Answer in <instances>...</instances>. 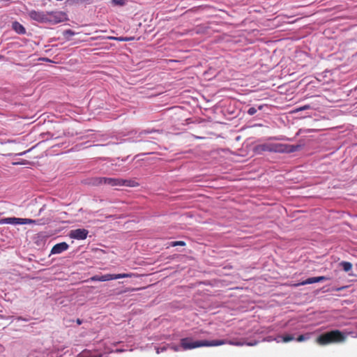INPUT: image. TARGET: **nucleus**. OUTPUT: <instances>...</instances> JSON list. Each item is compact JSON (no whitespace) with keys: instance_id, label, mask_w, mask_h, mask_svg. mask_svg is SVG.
Segmentation results:
<instances>
[{"instance_id":"obj_1","label":"nucleus","mask_w":357,"mask_h":357,"mask_svg":"<svg viewBox=\"0 0 357 357\" xmlns=\"http://www.w3.org/2000/svg\"><path fill=\"white\" fill-rule=\"evenodd\" d=\"M180 345H167L156 347V353L160 354L169 348L174 351L183 350H190L201 347H216L225 344L234 346H243L245 344V330L244 328H238L234 331L229 339L216 340H194L193 337H188L181 340Z\"/></svg>"},{"instance_id":"obj_2","label":"nucleus","mask_w":357,"mask_h":357,"mask_svg":"<svg viewBox=\"0 0 357 357\" xmlns=\"http://www.w3.org/2000/svg\"><path fill=\"white\" fill-rule=\"evenodd\" d=\"M298 148L299 146L295 145L279 143H264L255 146L253 151L257 154H261L263 152L293 153L296 151Z\"/></svg>"},{"instance_id":"obj_3","label":"nucleus","mask_w":357,"mask_h":357,"mask_svg":"<svg viewBox=\"0 0 357 357\" xmlns=\"http://www.w3.org/2000/svg\"><path fill=\"white\" fill-rule=\"evenodd\" d=\"M29 16L33 20L40 23L50 22L57 24L63 21L64 15L62 12H44L33 10L29 11Z\"/></svg>"},{"instance_id":"obj_4","label":"nucleus","mask_w":357,"mask_h":357,"mask_svg":"<svg viewBox=\"0 0 357 357\" xmlns=\"http://www.w3.org/2000/svg\"><path fill=\"white\" fill-rule=\"evenodd\" d=\"M346 335L339 330H333L320 335L316 340L319 345L340 343L344 342Z\"/></svg>"},{"instance_id":"obj_5","label":"nucleus","mask_w":357,"mask_h":357,"mask_svg":"<svg viewBox=\"0 0 357 357\" xmlns=\"http://www.w3.org/2000/svg\"><path fill=\"white\" fill-rule=\"evenodd\" d=\"M96 183L98 184H107L110 186H129L135 187L138 185V183L132 180H126L117 178H107V177H99L96 178Z\"/></svg>"},{"instance_id":"obj_6","label":"nucleus","mask_w":357,"mask_h":357,"mask_svg":"<svg viewBox=\"0 0 357 357\" xmlns=\"http://www.w3.org/2000/svg\"><path fill=\"white\" fill-rule=\"evenodd\" d=\"M131 273H119V274H105L102 275H96L90 278L91 281H100V282H105L109 281L112 280H117L121 278H131Z\"/></svg>"},{"instance_id":"obj_7","label":"nucleus","mask_w":357,"mask_h":357,"mask_svg":"<svg viewBox=\"0 0 357 357\" xmlns=\"http://www.w3.org/2000/svg\"><path fill=\"white\" fill-rule=\"evenodd\" d=\"M89 231L85 229H77L71 230L70 232V237L77 240H84L86 238Z\"/></svg>"},{"instance_id":"obj_8","label":"nucleus","mask_w":357,"mask_h":357,"mask_svg":"<svg viewBox=\"0 0 357 357\" xmlns=\"http://www.w3.org/2000/svg\"><path fill=\"white\" fill-rule=\"evenodd\" d=\"M69 248V245L66 242H62L56 244L53 246V248L51 250V255H57L61 254V252L67 250Z\"/></svg>"},{"instance_id":"obj_9","label":"nucleus","mask_w":357,"mask_h":357,"mask_svg":"<svg viewBox=\"0 0 357 357\" xmlns=\"http://www.w3.org/2000/svg\"><path fill=\"white\" fill-rule=\"evenodd\" d=\"M327 280H328V278L325 276L312 277V278H309L307 280H305L300 283L296 284H294V286L297 287L299 285L310 284H313V283H316V282L325 281Z\"/></svg>"},{"instance_id":"obj_10","label":"nucleus","mask_w":357,"mask_h":357,"mask_svg":"<svg viewBox=\"0 0 357 357\" xmlns=\"http://www.w3.org/2000/svg\"><path fill=\"white\" fill-rule=\"evenodd\" d=\"M0 224L21 225V218L15 217L2 218L0 220Z\"/></svg>"},{"instance_id":"obj_11","label":"nucleus","mask_w":357,"mask_h":357,"mask_svg":"<svg viewBox=\"0 0 357 357\" xmlns=\"http://www.w3.org/2000/svg\"><path fill=\"white\" fill-rule=\"evenodd\" d=\"M76 357H102V354L98 351H92L90 350H84Z\"/></svg>"},{"instance_id":"obj_12","label":"nucleus","mask_w":357,"mask_h":357,"mask_svg":"<svg viewBox=\"0 0 357 357\" xmlns=\"http://www.w3.org/2000/svg\"><path fill=\"white\" fill-rule=\"evenodd\" d=\"M13 29L18 34H24L26 29L20 22L15 21L12 24Z\"/></svg>"},{"instance_id":"obj_13","label":"nucleus","mask_w":357,"mask_h":357,"mask_svg":"<svg viewBox=\"0 0 357 357\" xmlns=\"http://www.w3.org/2000/svg\"><path fill=\"white\" fill-rule=\"evenodd\" d=\"M341 266L345 272L349 271L352 268V264L348 261H342Z\"/></svg>"},{"instance_id":"obj_14","label":"nucleus","mask_w":357,"mask_h":357,"mask_svg":"<svg viewBox=\"0 0 357 357\" xmlns=\"http://www.w3.org/2000/svg\"><path fill=\"white\" fill-rule=\"evenodd\" d=\"M112 4L114 6H123L126 4V0H112Z\"/></svg>"},{"instance_id":"obj_15","label":"nucleus","mask_w":357,"mask_h":357,"mask_svg":"<svg viewBox=\"0 0 357 357\" xmlns=\"http://www.w3.org/2000/svg\"><path fill=\"white\" fill-rule=\"evenodd\" d=\"M279 337L282 339L283 342H288L294 340V336L291 335H284Z\"/></svg>"},{"instance_id":"obj_16","label":"nucleus","mask_w":357,"mask_h":357,"mask_svg":"<svg viewBox=\"0 0 357 357\" xmlns=\"http://www.w3.org/2000/svg\"><path fill=\"white\" fill-rule=\"evenodd\" d=\"M263 107H264L263 105H259V106H258L257 109H256L255 107H250L248 110V113L250 115H253L257 112V109H259V110L262 109Z\"/></svg>"},{"instance_id":"obj_17","label":"nucleus","mask_w":357,"mask_h":357,"mask_svg":"<svg viewBox=\"0 0 357 357\" xmlns=\"http://www.w3.org/2000/svg\"><path fill=\"white\" fill-rule=\"evenodd\" d=\"M36 220L29 218H21V225L33 224Z\"/></svg>"},{"instance_id":"obj_18","label":"nucleus","mask_w":357,"mask_h":357,"mask_svg":"<svg viewBox=\"0 0 357 357\" xmlns=\"http://www.w3.org/2000/svg\"><path fill=\"white\" fill-rule=\"evenodd\" d=\"M309 338V335H300L297 338H296V341L298 342H303V341H305V340L308 339Z\"/></svg>"},{"instance_id":"obj_19","label":"nucleus","mask_w":357,"mask_h":357,"mask_svg":"<svg viewBox=\"0 0 357 357\" xmlns=\"http://www.w3.org/2000/svg\"><path fill=\"white\" fill-rule=\"evenodd\" d=\"M185 245V242L184 241H174V242L171 243V245L173 246V247H175V246H177V245L183 246Z\"/></svg>"},{"instance_id":"obj_20","label":"nucleus","mask_w":357,"mask_h":357,"mask_svg":"<svg viewBox=\"0 0 357 357\" xmlns=\"http://www.w3.org/2000/svg\"><path fill=\"white\" fill-rule=\"evenodd\" d=\"M113 38L118 41H129V40H130V38L118 37V38Z\"/></svg>"},{"instance_id":"obj_21","label":"nucleus","mask_w":357,"mask_h":357,"mask_svg":"<svg viewBox=\"0 0 357 357\" xmlns=\"http://www.w3.org/2000/svg\"><path fill=\"white\" fill-rule=\"evenodd\" d=\"M205 333H206V332L200 330L199 331L195 332V336L196 337H202L201 335L202 334H205Z\"/></svg>"},{"instance_id":"obj_22","label":"nucleus","mask_w":357,"mask_h":357,"mask_svg":"<svg viewBox=\"0 0 357 357\" xmlns=\"http://www.w3.org/2000/svg\"><path fill=\"white\" fill-rule=\"evenodd\" d=\"M310 108V106L309 105H304L303 107H301L299 108H297L296 109V112H299V111H303V110H305V109H308Z\"/></svg>"},{"instance_id":"obj_23","label":"nucleus","mask_w":357,"mask_h":357,"mask_svg":"<svg viewBox=\"0 0 357 357\" xmlns=\"http://www.w3.org/2000/svg\"><path fill=\"white\" fill-rule=\"evenodd\" d=\"M124 351L125 350H123V349H116L114 351L116 352V353H119V352H122V351Z\"/></svg>"},{"instance_id":"obj_24","label":"nucleus","mask_w":357,"mask_h":357,"mask_svg":"<svg viewBox=\"0 0 357 357\" xmlns=\"http://www.w3.org/2000/svg\"><path fill=\"white\" fill-rule=\"evenodd\" d=\"M77 324L80 325L82 323V321L81 319H77Z\"/></svg>"},{"instance_id":"obj_25","label":"nucleus","mask_w":357,"mask_h":357,"mask_svg":"<svg viewBox=\"0 0 357 357\" xmlns=\"http://www.w3.org/2000/svg\"><path fill=\"white\" fill-rule=\"evenodd\" d=\"M66 33H70L71 35H73V32L71 30H67Z\"/></svg>"},{"instance_id":"obj_26","label":"nucleus","mask_w":357,"mask_h":357,"mask_svg":"<svg viewBox=\"0 0 357 357\" xmlns=\"http://www.w3.org/2000/svg\"><path fill=\"white\" fill-rule=\"evenodd\" d=\"M26 153V151H24V152H22V153H18L17 155H24Z\"/></svg>"},{"instance_id":"obj_27","label":"nucleus","mask_w":357,"mask_h":357,"mask_svg":"<svg viewBox=\"0 0 357 357\" xmlns=\"http://www.w3.org/2000/svg\"><path fill=\"white\" fill-rule=\"evenodd\" d=\"M344 288V287H340V288H337V291H340V290L343 289Z\"/></svg>"},{"instance_id":"obj_28","label":"nucleus","mask_w":357,"mask_h":357,"mask_svg":"<svg viewBox=\"0 0 357 357\" xmlns=\"http://www.w3.org/2000/svg\"><path fill=\"white\" fill-rule=\"evenodd\" d=\"M15 165L16 164H20V162H16V163H14ZM20 164H22V165H24L25 163L24 162H20Z\"/></svg>"},{"instance_id":"obj_29","label":"nucleus","mask_w":357,"mask_h":357,"mask_svg":"<svg viewBox=\"0 0 357 357\" xmlns=\"http://www.w3.org/2000/svg\"><path fill=\"white\" fill-rule=\"evenodd\" d=\"M254 126H247V128L253 127Z\"/></svg>"},{"instance_id":"obj_30","label":"nucleus","mask_w":357,"mask_h":357,"mask_svg":"<svg viewBox=\"0 0 357 357\" xmlns=\"http://www.w3.org/2000/svg\"><path fill=\"white\" fill-rule=\"evenodd\" d=\"M1 58H2V56H1V55H0V59H1Z\"/></svg>"}]
</instances>
